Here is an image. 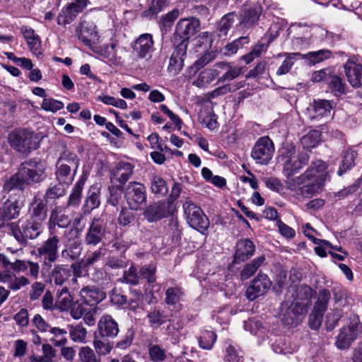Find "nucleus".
<instances>
[{
	"mask_svg": "<svg viewBox=\"0 0 362 362\" xmlns=\"http://www.w3.org/2000/svg\"><path fill=\"white\" fill-rule=\"evenodd\" d=\"M93 345L95 350V353L99 356H105L110 353L112 345L107 339L101 338L97 333L94 334Z\"/></svg>",
	"mask_w": 362,
	"mask_h": 362,
	"instance_id": "e433bc0d",
	"label": "nucleus"
},
{
	"mask_svg": "<svg viewBox=\"0 0 362 362\" xmlns=\"http://www.w3.org/2000/svg\"><path fill=\"white\" fill-rule=\"evenodd\" d=\"M100 204V193L98 190H90L84 204L85 212L90 213L98 208Z\"/></svg>",
	"mask_w": 362,
	"mask_h": 362,
	"instance_id": "49530a36",
	"label": "nucleus"
},
{
	"mask_svg": "<svg viewBox=\"0 0 362 362\" xmlns=\"http://www.w3.org/2000/svg\"><path fill=\"white\" fill-rule=\"evenodd\" d=\"M53 335L50 338V341L56 346H63L67 342L66 334L67 331L59 327H51L48 330Z\"/></svg>",
	"mask_w": 362,
	"mask_h": 362,
	"instance_id": "a19ab883",
	"label": "nucleus"
},
{
	"mask_svg": "<svg viewBox=\"0 0 362 362\" xmlns=\"http://www.w3.org/2000/svg\"><path fill=\"white\" fill-rule=\"evenodd\" d=\"M306 313V307L300 303L285 301L279 308L281 320L288 326H297L303 321Z\"/></svg>",
	"mask_w": 362,
	"mask_h": 362,
	"instance_id": "423d86ee",
	"label": "nucleus"
},
{
	"mask_svg": "<svg viewBox=\"0 0 362 362\" xmlns=\"http://www.w3.org/2000/svg\"><path fill=\"white\" fill-rule=\"evenodd\" d=\"M22 204L18 201H7L4 203L2 208L3 218L5 220L16 218L19 216Z\"/></svg>",
	"mask_w": 362,
	"mask_h": 362,
	"instance_id": "f704fd0d",
	"label": "nucleus"
},
{
	"mask_svg": "<svg viewBox=\"0 0 362 362\" xmlns=\"http://www.w3.org/2000/svg\"><path fill=\"white\" fill-rule=\"evenodd\" d=\"M71 220L59 207H55L51 212L49 224V229H54L57 226L59 228H66L69 226Z\"/></svg>",
	"mask_w": 362,
	"mask_h": 362,
	"instance_id": "c756f323",
	"label": "nucleus"
},
{
	"mask_svg": "<svg viewBox=\"0 0 362 362\" xmlns=\"http://www.w3.org/2000/svg\"><path fill=\"white\" fill-rule=\"evenodd\" d=\"M148 322L152 327L157 328L163 324L165 321V315L163 312L157 309H153L147 315Z\"/></svg>",
	"mask_w": 362,
	"mask_h": 362,
	"instance_id": "6e6d98bb",
	"label": "nucleus"
},
{
	"mask_svg": "<svg viewBox=\"0 0 362 362\" xmlns=\"http://www.w3.org/2000/svg\"><path fill=\"white\" fill-rule=\"evenodd\" d=\"M265 260L264 256H260L254 259L252 262L246 264L240 272L242 280H246L252 276L263 264Z\"/></svg>",
	"mask_w": 362,
	"mask_h": 362,
	"instance_id": "c9c22d12",
	"label": "nucleus"
},
{
	"mask_svg": "<svg viewBox=\"0 0 362 362\" xmlns=\"http://www.w3.org/2000/svg\"><path fill=\"white\" fill-rule=\"evenodd\" d=\"M234 13H229L226 14L222 17L221 21L218 23L217 30L218 31V35L221 37L222 35H226L228 30L233 25L234 23Z\"/></svg>",
	"mask_w": 362,
	"mask_h": 362,
	"instance_id": "a18cd8bd",
	"label": "nucleus"
},
{
	"mask_svg": "<svg viewBox=\"0 0 362 362\" xmlns=\"http://www.w3.org/2000/svg\"><path fill=\"white\" fill-rule=\"evenodd\" d=\"M344 71L349 83L355 88L362 86V65L355 57L350 58L344 65Z\"/></svg>",
	"mask_w": 362,
	"mask_h": 362,
	"instance_id": "f3484780",
	"label": "nucleus"
},
{
	"mask_svg": "<svg viewBox=\"0 0 362 362\" xmlns=\"http://www.w3.org/2000/svg\"><path fill=\"white\" fill-rule=\"evenodd\" d=\"M358 187L359 185L358 183H355L344 188L341 190H339L337 192H333L330 194V196L337 201L341 200L356 192Z\"/></svg>",
	"mask_w": 362,
	"mask_h": 362,
	"instance_id": "e2e57ef3",
	"label": "nucleus"
},
{
	"mask_svg": "<svg viewBox=\"0 0 362 362\" xmlns=\"http://www.w3.org/2000/svg\"><path fill=\"white\" fill-rule=\"evenodd\" d=\"M302 54L299 52L288 53L282 52L279 53L278 57H285L284 61L281 65L279 67L276 71V74L279 76L284 75L289 72L295 62L298 60V57H301Z\"/></svg>",
	"mask_w": 362,
	"mask_h": 362,
	"instance_id": "7c9ffc66",
	"label": "nucleus"
},
{
	"mask_svg": "<svg viewBox=\"0 0 362 362\" xmlns=\"http://www.w3.org/2000/svg\"><path fill=\"white\" fill-rule=\"evenodd\" d=\"M8 139L11 146L21 153H30L39 147L37 134L26 129L13 130Z\"/></svg>",
	"mask_w": 362,
	"mask_h": 362,
	"instance_id": "39448f33",
	"label": "nucleus"
},
{
	"mask_svg": "<svg viewBox=\"0 0 362 362\" xmlns=\"http://www.w3.org/2000/svg\"><path fill=\"white\" fill-rule=\"evenodd\" d=\"M73 301V296L71 295L68 287H62L57 291L56 304L61 311H68Z\"/></svg>",
	"mask_w": 362,
	"mask_h": 362,
	"instance_id": "2f4dec72",
	"label": "nucleus"
},
{
	"mask_svg": "<svg viewBox=\"0 0 362 362\" xmlns=\"http://www.w3.org/2000/svg\"><path fill=\"white\" fill-rule=\"evenodd\" d=\"M274 152V146L268 136L259 138L255 143L251 156L257 163L267 165L272 159Z\"/></svg>",
	"mask_w": 362,
	"mask_h": 362,
	"instance_id": "1a4fd4ad",
	"label": "nucleus"
},
{
	"mask_svg": "<svg viewBox=\"0 0 362 362\" xmlns=\"http://www.w3.org/2000/svg\"><path fill=\"white\" fill-rule=\"evenodd\" d=\"M72 276L71 269L68 265L55 264L50 272V279L55 286L67 287Z\"/></svg>",
	"mask_w": 362,
	"mask_h": 362,
	"instance_id": "4be33fe9",
	"label": "nucleus"
},
{
	"mask_svg": "<svg viewBox=\"0 0 362 362\" xmlns=\"http://www.w3.org/2000/svg\"><path fill=\"white\" fill-rule=\"evenodd\" d=\"M134 165L129 163L119 162L111 171L112 182L125 184L133 175Z\"/></svg>",
	"mask_w": 362,
	"mask_h": 362,
	"instance_id": "5701e85b",
	"label": "nucleus"
},
{
	"mask_svg": "<svg viewBox=\"0 0 362 362\" xmlns=\"http://www.w3.org/2000/svg\"><path fill=\"white\" fill-rule=\"evenodd\" d=\"M119 332L118 323L110 315H103L98 322L97 332L103 339H114Z\"/></svg>",
	"mask_w": 362,
	"mask_h": 362,
	"instance_id": "2eb2a0df",
	"label": "nucleus"
},
{
	"mask_svg": "<svg viewBox=\"0 0 362 362\" xmlns=\"http://www.w3.org/2000/svg\"><path fill=\"white\" fill-rule=\"evenodd\" d=\"M249 42L248 37H241L226 46V51L228 54H235L245 44Z\"/></svg>",
	"mask_w": 362,
	"mask_h": 362,
	"instance_id": "774afa93",
	"label": "nucleus"
},
{
	"mask_svg": "<svg viewBox=\"0 0 362 362\" xmlns=\"http://www.w3.org/2000/svg\"><path fill=\"white\" fill-rule=\"evenodd\" d=\"M199 26V21L196 18H183L176 25L175 34L182 41L189 40L195 35Z\"/></svg>",
	"mask_w": 362,
	"mask_h": 362,
	"instance_id": "6ab92c4d",
	"label": "nucleus"
},
{
	"mask_svg": "<svg viewBox=\"0 0 362 362\" xmlns=\"http://www.w3.org/2000/svg\"><path fill=\"white\" fill-rule=\"evenodd\" d=\"M68 311H69L72 318L79 320L85 314L86 309L84 308L83 303H81L79 300H76L72 302L71 308Z\"/></svg>",
	"mask_w": 362,
	"mask_h": 362,
	"instance_id": "69168bd1",
	"label": "nucleus"
},
{
	"mask_svg": "<svg viewBox=\"0 0 362 362\" xmlns=\"http://www.w3.org/2000/svg\"><path fill=\"white\" fill-rule=\"evenodd\" d=\"M327 84L335 95L339 96L345 93L346 84L341 77L338 76H329Z\"/></svg>",
	"mask_w": 362,
	"mask_h": 362,
	"instance_id": "58836bf2",
	"label": "nucleus"
},
{
	"mask_svg": "<svg viewBox=\"0 0 362 362\" xmlns=\"http://www.w3.org/2000/svg\"><path fill=\"white\" fill-rule=\"evenodd\" d=\"M241 23L245 27L253 25L258 20L261 13V8L259 5H254L244 10Z\"/></svg>",
	"mask_w": 362,
	"mask_h": 362,
	"instance_id": "72a5a7b5",
	"label": "nucleus"
},
{
	"mask_svg": "<svg viewBox=\"0 0 362 362\" xmlns=\"http://www.w3.org/2000/svg\"><path fill=\"white\" fill-rule=\"evenodd\" d=\"M358 333L359 325L357 322L341 328L335 342L336 346L341 349L349 347L351 342L357 338Z\"/></svg>",
	"mask_w": 362,
	"mask_h": 362,
	"instance_id": "aec40b11",
	"label": "nucleus"
},
{
	"mask_svg": "<svg viewBox=\"0 0 362 362\" xmlns=\"http://www.w3.org/2000/svg\"><path fill=\"white\" fill-rule=\"evenodd\" d=\"M124 197L132 210H139L146 202L145 186L138 182H129L124 189Z\"/></svg>",
	"mask_w": 362,
	"mask_h": 362,
	"instance_id": "6e6552de",
	"label": "nucleus"
},
{
	"mask_svg": "<svg viewBox=\"0 0 362 362\" xmlns=\"http://www.w3.org/2000/svg\"><path fill=\"white\" fill-rule=\"evenodd\" d=\"M27 269L28 261L16 259L11 262L5 255L0 253V283L7 284L10 290L17 291L30 284L26 276L15 274Z\"/></svg>",
	"mask_w": 362,
	"mask_h": 362,
	"instance_id": "7ed1b4c3",
	"label": "nucleus"
},
{
	"mask_svg": "<svg viewBox=\"0 0 362 362\" xmlns=\"http://www.w3.org/2000/svg\"><path fill=\"white\" fill-rule=\"evenodd\" d=\"M357 156V153L354 149H349L347 150L344 156L342 159V164L339 167V169L338 170V174L341 175L343 173L346 172V170L351 169L353 166L355 165V158Z\"/></svg>",
	"mask_w": 362,
	"mask_h": 362,
	"instance_id": "ea45409f",
	"label": "nucleus"
},
{
	"mask_svg": "<svg viewBox=\"0 0 362 362\" xmlns=\"http://www.w3.org/2000/svg\"><path fill=\"white\" fill-rule=\"evenodd\" d=\"M168 5V0H153L148 9L144 12L146 17L151 18L157 15Z\"/></svg>",
	"mask_w": 362,
	"mask_h": 362,
	"instance_id": "603ef678",
	"label": "nucleus"
},
{
	"mask_svg": "<svg viewBox=\"0 0 362 362\" xmlns=\"http://www.w3.org/2000/svg\"><path fill=\"white\" fill-rule=\"evenodd\" d=\"M9 230L15 238V239L21 244H25L27 242V237L25 236V230L18 224L12 223L8 226Z\"/></svg>",
	"mask_w": 362,
	"mask_h": 362,
	"instance_id": "680f3d73",
	"label": "nucleus"
},
{
	"mask_svg": "<svg viewBox=\"0 0 362 362\" xmlns=\"http://www.w3.org/2000/svg\"><path fill=\"white\" fill-rule=\"evenodd\" d=\"M68 329L70 337L73 341L76 343H86L87 330L81 324L69 325Z\"/></svg>",
	"mask_w": 362,
	"mask_h": 362,
	"instance_id": "4c0bfd02",
	"label": "nucleus"
},
{
	"mask_svg": "<svg viewBox=\"0 0 362 362\" xmlns=\"http://www.w3.org/2000/svg\"><path fill=\"white\" fill-rule=\"evenodd\" d=\"M220 73L221 71L216 69H204L199 73L192 83L198 88H205L219 76Z\"/></svg>",
	"mask_w": 362,
	"mask_h": 362,
	"instance_id": "c85d7f7f",
	"label": "nucleus"
},
{
	"mask_svg": "<svg viewBox=\"0 0 362 362\" xmlns=\"http://www.w3.org/2000/svg\"><path fill=\"white\" fill-rule=\"evenodd\" d=\"M78 358L81 362H100V356L88 346L79 349Z\"/></svg>",
	"mask_w": 362,
	"mask_h": 362,
	"instance_id": "c03bdc74",
	"label": "nucleus"
},
{
	"mask_svg": "<svg viewBox=\"0 0 362 362\" xmlns=\"http://www.w3.org/2000/svg\"><path fill=\"white\" fill-rule=\"evenodd\" d=\"M329 298L330 293L328 290H320L319 292L317 300L315 303L313 308L324 313L327 310Z\"/></svg>",
	"mask_w": 362,
	"mask_h": 362,
	"instance_id": "3c124183",
	"label": "nucleus"
},
{
	"mask_svg": "<svg viewBox=\"0 0 362 362\" xmlns=\"http://www.w3.org/2000/svg\"><path fill=\"white\" fill-rule=\"evenodd\" d=\"M324 313L313 308L309 315L308 325L312 329L317 330L321 326Z\"/></svg>",
	"mask_w": 362,
	"mask_h": 362,
	"instance_id": "0e129e2a",
	"label": "nucleus"
},
{
	"mask_svg": "<svg viewBox=\"0 0 362 362\" xmlns=\"http://www.w3.org/2000/svg\"><path fill=\"white\" fill-rule=\"evenodd\" d=\"M151 189L153 194H165L168 192L165 181L156 175L151 180Z\"/></svg>",
	"mask_w": 362,
	"mask_h": 362,
	"instance_id": "09e8293b",
	"label": "nucleus"
},
{
	"mask_svg": "<svg viewBox=\"0 0 362 362\" xmlns=\"http://www.w3.org/2000/svg\"><path fill=\"white\" fill-rule=\"evenodd\" d=\"M156 267L153 264H149L142 267L140 269V276L146 279L148 284H153L156 280Z\"/></svg>",
	"mask_w": 362,
	"mask_h": 362,
	"instance_id": "5fc2aeb1",
	"label": "nucleus"
},
{
	"mask_svg": "<svg viewBox=\"0 0 362 362\" xmlns=\"http://www.w3.org/2000/svg\"><path fill=\"white\" fill-rule=\"evenodd\" d=\"M88 4V0H74L68 4L57 17L58 24L66 25L71 23L76 16L86 8Z\"/></svg>",
	"mask_w": 362,
	"mask_h": 362,
	"instance_id": "f8f14e48",
	"label": "nucleus"
},
{
	"mask_svg": "<svg viewBox=\"0 0 362 362\" xmlns=\"http://www.w3.org/2000/svg\"><path fill=\"white\" fill-rule=\"evenodd\" d=\"M148 354L153 362H162L166 358L165 350L156 344L149 346Z\"/></svg>",
	"mask_w": 362,
	"mask_h": 362,
	"instance_id": "4d7b16f0",
	"label": "nucleus"
},
{
	"mask_svg": "<svg viewBox=\"0 0 362 362\" xmlns=\"http://www.w3.org/2000/svg\"><path fill=\"white\" fill-rule=\"evenodd\" d=\"M105 233V223L100 218H94L86 235L87 245H96L103 239Z\"/></svg>",
	"mask_w": 362,
	"mask_h": 362,
	"instance_id": "412c9836",
	"label": "nucleus"
},
{
	"mask_svg": "<svg viewBox=\"0 0 362 362\" xmlns=\"http://www.w3.org/2000/svg\"><path fill=\"white\" fill-rule=\"evenodd\" d=\"M242 86V85L238 86V85L227 83L215 88L208 93V96L209 98H216L221 95H224L228 93L234 92Z\"/></svg>",
	"mask_w": 362,
	"mask_h": 362,
	"instance_id": "8fccbe9b",
	"label": "nucleus"
},
{
	"mask_svg": "<svg viewBox=\"0 0 362 362\" xmlns=\"http://www.w3.org/2000/svg\"><path fill=\"white\" fill-rule=\"evenodd\" d=\"M320 132L317 130L310 131L301 139V144L304 148L315 147L320 141Z\"/></svg>",
	"mask_w": 362,
	"mask_h": 362,
	"instance_id": "37998d69",
	"label": "nucleus"
},
{
	"mask_svg": "<svg viewBox=\"0 0 362 362\" xmlns=\"http://www.w3.org/2000/svg\"><path fill=\"white\" fill-rule=\"evenodd\" d=\"M332 104L326 100H318L314 102L313 107L308 110L312 120H320L322 118H329L332 110Z\"/></svg>",
	"mask_w": 362,
	"mask_h": 362,
	"instance_id": "393cba45",
	"label": "nucleus"
},
{
	"mask_svg": "<svg viewBox=\"0 0 362 362\" xmlns=\"http://www.w3.org/2000/svg\"><path fill=\"white\" fill-rule=\"evenodd\" d=\"M215 66L221 71H224V74L218 78L217 83L232 81L238 78L242 74L241 67L233 66L230 63L221 62L216 63Z\"/></svg>",
	"mask_w": 362,
	"mask_h": 362,
	"instance_id": "cd10ccee",
	"label": "nucleus"
},
{
	"mask_svg": "<svg viewBox=\"0 0 362 362\" xmlns=\"http://www.w3.org/2000/svg\"><path fill=\"white\" fill-rule=\"evenodd\" d=\"M153 43L151 34H141L134 42L133 52L137 57L148 60L151 58L153 52Z\"/></svg>",
	"mask_w": 362,
	"mask_h": 362,
	"instance_id": "4468645a",
	"label": "nucleus"
},
{
	"mask_svg": "<svg viewBox=\"0 0 362 362\" xmlns=\"http://www.w3.org/2000/svg\"><path fill=\"white\" fill-rule=\"evenodd\" d=\"M331 53L327 49H321L317 52H310L305 55H302L301 57H304L308 59L311 64H315L322 62L324 59L329 58Z\"/></svg>",
	"mask_w": 362,
	"mask_h": 362,
	"instance_id": "de8ad7c7",
	"label": "nucleus"
},
{
	"mask_svg": "<svg viewBox=\"0 0 362 362\" xmlns=\"http://www.w3.org/2000/svg\"><path fill=\"white\" fill-rule=\"evenodd\" d=\"M171 214V204L169 202H158L148 206L143 215L148 222H155Z\"/></svg>",
	"mask_w": 362,
	"mask_h": 362,
	"instance_id": "dca6fc26",
	"label": "nucleus"
},
{
	"mask_svg": "<svg viewBox=\"0 0 362 362\" xmlns=\"http://www.w3.org/2000/svg\"><path fill=\"white\" fill-rule=\"evenodd\" d=\"M182 291L178 287L169 288L165 291V303L168 305H175L182 296Z\"/></svg>",
	"mask_w": 362,
	"mask_h": 362,
	"instance_id": "13d9d810",
	"label": "nucleus"
},
{
	"mask_svg": "<svg viewBox=\"0 0 362 362\" xmlns=\"http://www.w3.org/2000/svg\"><path fill=\"white\" fill-rule=\"evenodd\" d=\"M224 359L228 362H243V355L242 351L230 344L226 349Z\"/></svg>",
	"mask_w": 362,
	"mask_h": 362,
	"instance_id": "864d4df0",
	"label": "nucleus"
},
{
	"mask_svg": "<svg viewBox=\"0 0 362 362\" xmlns=\"http://www.w3.org/2000/svg\"><path fill=\"white\" fill-rule=\"evenodd\" d=\"M186 220L189 225L204 233L209 226L207 217L200 207L195 205L190 199H187L182 204Z\"/></svg>",
	"mask_w": 362,
	"mask_h": 362,
	"instance_id": "0eeeda50",
	"label": "nucleus"
},
{
	"mask_svg": "<svg viewBox=\"0 0 362 362\" xmlns=\"http://www.w3.org/2000/svg\"><path fill=\"white\" fill-rule=\"evenodd\" d=\"M81 300L84 304L89 306H94L101 302L105 294L95 286L83 287L79 292Z\"/></svg>",
	"mask_w": 362,
	"mask_h": 362,
	"instance_id": "a878e982",
	"label": "nucleus"
},
{
	"mask_svg": "<svg viewBox=\"0 0 362 362\" xmlns=\"http://www.w3.org/2000/svg\"><path fill=\"white\" fill-rule=\"evenodd\" d=\"M45 179V167L40 161L33 160L21 164L16 173L7 179L4 189L23 191L27 187L40 183Z\"/></svg>",
	"mask_w": 362,
	"mask_h": 362,
	"instance_id": "f03ea898",
	"label": "nucleus"
},
{
	"mask_svg": "<svg viewBox=\"0 0 362 362\" xmlns=\"http://www.w3.org/2000/svg\"><path fill=\"white\" fill-rule=\"evenodd\" d=\"M76 33L78 39L87 45L95 43L100 37L97 31V27L92 21H82L77 28Z\"/></svg>",
	"mask_w": 362,
	"mask_h": 362,
	"instance_id": "a211bd4d",
	"label": "nucleus"
},
{
	"mask_svg": "<svg viewBox=\"0 0 362 362\" xmlns=\"http://www.w3.org/2000/svg\"><path fill=\"white\" fill-rule=\"evenodd\" d=\"M255 246L249 239L240 240L236 244V250L234 255V262L240 263L250 258L255 253Z\"/></svg>",
	"mask_w": 362,
	"mask_h": 362,
	"instance_id": "b1692460",
	"label": "nucleus"
},
{
	"mask_svg": "<svg viewBox=\"0 0 362 362\" xmlns=\"http://www.w3.org/2000/svg\"><path fill=\"white\" fill-rule=\"evenodd\" d=\"M271 286L272 281L267 275L259 273L247 286L245 296L249 300H254L264 296L269 291Z\"/></svg>",
	"mask_w": 362,
	"mask_h": 362,
	"instance_id": "9b49d317",
	"label": "nucleus"
},
{
	"mask_svg": "<svg viewBox=\"0 0 362 362\" xmlns=\"http://www.w3.org/2000/svg\"><path fill=\"white\" fill-rule=\"evenodd\" d=\"M59 239L57 235H52L45 240L37 248L39 257L42 259V266L50 268L52 263L58 258V247Z\"/></svg>",
	"mask_w": 362,
	"mask_h": 362,
	"instance_id": "9d476101",
	"label": "nucleus"
},
{
	"mask_svg": "<svg viewBox=\"0 0 362 362\" xmlns=\"http://www.w3.org/2000/svg\"><path fill=\"white\" fill-rule=\"evenodd\" d=\"M21 227L23 230H25V236L27 237V239L37 238L42 230V222L34 219L22 223Z\"/></svg>",
	"mask_w": 362,
	"mask_h": 362,
	"instance_id": "473e14b6",
	"label": "nucleus"
},
{
	"mask_svg": "<svg viewBox=\"0 0 362 362\" xmlns=\"http://www.w3.org/2000/svg\"><path fill=\"white\" fill-rule=\"evenodd\" d=\"M81 240L77 235V232L70 230L64 241V249L61 255L66 260H75L81 254Z\"/></svg>",
	"mask_w": 362,
	"mask_h": 362,
	"instance_id": "ddd939ff",
	"label": "nucleus"
},
{
	"mask_svg": "<svg viewBox=\"0 0 362 362\" xmlns=\"http://www.w3.org/2000/svg\"><path fill=\"white\" fill-rule=\"evenodd\" d=\"M283 161V174L286 177V187L293 192L297 197H310L320 192L326 179L324 171L326 163L321 160L313 161L309 168L302 175L293 177L310 158L308 152H300L296 156V148L292 145L284 146L281 151Z\"/></svg>",
	"mask_w": 362,
	"mask_h": 362,
	"instance_id": "f257e3e1",
	"label": "nucleus"
},
{
	"mask_svg": "<svg viewBox=\"0 0 362 362\" xmlns=\"http://www.w3.org/2000/svg\"><path fill=\"white\" fill-rule=\"evenodd\" d=\"M47 201L38 196H35L30 205L31 218L42 222L47 217Z\"/></svg>",
	"mask_w": 362,
	"mask_h": 362,
	"instance_id": "bb28decb",
	"label": "nucleus"
},
{
	"mask_svg": "<svg viewBox=\"0 0 362 362\" xmlns=\"http://www.w3.org/2000/svg\"><path fill=\"white\" fill-rule=\"evenodd\" d=\"M77 156L69 151H64L56 164V177L61 184L69 185L72 182L79 165Z\"/></svg>",
	"mask_w": 362,
	"mask_h": 362,
	"instance_id": "20e7f679",
	"label": "nucleus"
},
{
	"mask_svg": "<svg viewBox=\"0 0 362 362\" xmlns=\"http://www.w3.org/2000/svg\"><path fill=\"white\" fill-rule=\"evenodd\" d=\"M168 232L172 235V240L175 243L181 239L182 230L177 219L170 218L168 223Z\"/></svg>",
	"mask_w": 362,
	"mask_h": 362,
	"instance_id": "338daca9",
	"label": "nucleus"
},
{
	"mask_svg": "<svg viewBox=\"0 0 362 362\" xmlns=\"http://www.w3.org/2000/svg\"><path fill=\"white\" fill-rule=\"evenodd\" d=\"M41 107L45 111L54 112L62 110L64 107V103L53 98H45L41 104Z\"/></svg>",
	"mask_w": 362,
	"mask_h": 362,
	"instance_id": "052dcab7",
	"label": "nucleus"
},
{
	"mask_svg": "<svg viewBox=\"0 0 362 362\" xmlns=\"http://www.w3.org/2000/svg\"><path fill=\"white\" fill-rule=\"evenodd\" d=\"M216 341V334L211 331L204 330L201 332L199 344L201 348L206 350L212 349Z\"/></svg>",
	"mask_w": 362,
	"mask_h": 362,
	"instance_id": "79ce46f5",
	"label": "nucleus"
},
{
	"mask_svg": "<svg viewBox=\"0 0 362 362\" xmlns=\"http://www.w3.org/2000/svg\"><path fill=\"white\" fill-rule=\"evenodd\" d=\"M65 194V189L63 184L58 183L47 189L45 194V199H56Z\"/></svg>",
	"mask_w": 362,
	"mask_h": 362,
	"instance_id": "bf43d9fd",
	"label": "nucleus"
}]
</instances>
